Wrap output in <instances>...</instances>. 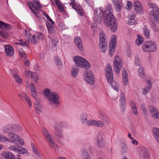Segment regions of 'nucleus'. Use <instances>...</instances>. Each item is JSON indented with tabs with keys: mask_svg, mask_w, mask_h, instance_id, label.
<instances>
[{
	"mask_svg": "<svg viewBox=\"0 0 159 159\" xmlns=\"http://www.w3.org/2000/svg\"><path fill=\"white\" fill-rule=\"evenodd\" d=\"M121 2H120L119 3H117L113 4L114 6L115 9L116 11H120L122 8V6L121 5Z\"/></svg>",
	"mask_w": 159,
	"mask_h": 159,
	"instance_id": "nucleus-39",
	"label": "nucleus"
},
{
	"mask_svg": "<svg viewBox=\"0 0 159 159\" xmlns=\"http://www.w3.org/2000/svg\"><path fill=\"white\" fill-rule=\"evenodd\" d=\"M19 43H16L17 44L20 45L22 46H26L27 45V43L25 42H23L21 39L19 40Z\"/></svg>",
	"mask_w": 159,
	"mask_h": 159,
	"instance_id": "nucleus-58",
	"label": "nucleus"
},
{
	"mask_svg": "<svg viewBox=\"0 0 159 159\" xmlns=\"http://www.w3.org/2000/svg\"><path fill=\"white\" fill-rule=\"evenodd\" d=\"M146 82L147 84V89H151L152 87V84L151 81L150 80H148L146 81Z\"/></svg>",
	"mask_w": 159,
	"mask_h": 159,
	"instance_id": "nucleus-61",
	"label": "nucleus"
},
{
	"mask_svg": "<svg viewBox=\"0 0 159 159\" xmlns=\"http://www.w3.org/2000/svg\"><path fill=\"white\" fill-rule=\"evenodd\" d=\"M42 131L43 135L48 142L50 146L54 148L55 151L58 150V146L53 141L51 134L45 128H43L42 129Z\"/></svg>",
	"mask_w": 159,
	"mask_h": 159,
	"instance_id": "nucleus-6",
	"label": "nucleus"
},
{
	"mask_svg": "<svg viewBox=\"0 0 159 159\" xmlns=\"http://www.w3.org/2000/svg\"><path fill=\"white\" fill-rule=\"evenodd\" d=\"M71 2L70 3V6L73 9L76 11L77 13L80 16H83L84 15V13L82 8L80 6H77L75 3L74 0H70Z\"/></svg>",
	"mask_w": 159,
	"mask_h": 159,
	"instance_id": "nucleus-13",
	"label": "nucleus"
},
{
	"mask_svg": "<svg viewBox=\"0 0 159 159\" xmlns=\"http://www.w3.org/2000/svg\"><path fill=\"white\" fill-rule=\"evenodd\" d=\"M31 78L33 79L34 81L35 82L37 83L38 80V75L37 73H33V75L31 76Z\"/></svg>",
	"mask_w": 159,
	"mask_h": 159,
	"instance_id": "nucleus-50",
	"label": "nucleus"
},
{
	"mask_svg": "<svg viewBox=\"0 0 159 159\" xmlns=\"http://www.w3.org/2000/svg\"><path fill=\"white\" fill-rule=\"evenodd\" d=\"M54 60L57 66L59 68H61L63 66L62 62L60 58L58 57H54Z\"/></svg>",
	"mask_w": 159,
	"mask_h": 159,
	"instance_id": "nucleus-33",
	"label": "nucleus"
},
{
	"mask_svg": "<svg viewBox=\"0 0 159 159\" xmlns=\"http://www.w3.org/2000/svg\"><path fill=\"white\" fill-rule=\"evenodd\" d=\"M122 61L121 58L118 56H115L113 61L114 70L116 74H118L121 69Z\"/></svg>",
	"mask_w": 159,
	"mask_h": 159,
	"instance_id": "nucleus-9",
	"label": "nucleus"
},
{
	"mask_svg": "<svg viewBox=\"0 0 159 159\" xmlns=\"http://www.w3.org/2000/svg\"><path fill=\"white\" fill-rule=\"evenodd\" d=\"M99 43H107L106 37L103 32H101L99 34Z\"/></svg>",
	"mask_w": 159,
	"mask_h": 159,
	"instance_id": "nucleus-34",
	"label": "nucleus"
},
{
	"mask_svg": "<svg viewBox=\"0 0 159 159\" xmlns=\"http://www.w3.org/2000/svg\"><path fill=\"white\" fill-rule=\"evenodd\" d=\"M130 105L131 107L132 111L134 115H137L138 114V111L137 106L135 103L132 100L130 101Z\"/></svg>",
	"mask_w": 159,
	"mask_h": 159,
	"instance_id": "nucleus-30",
	"label": "nucleus"
},
{
	"mask_svg": "<svg viewBox=\"0 0 159 159\" xmlns=\"http://www.w3.org/2000/svg\"><path fill=\"white\" fill-rule=\"evenodd\" d=\"M133 5L136 12L138 13H139V2L137 0H135Z\"/></svg>",
	"mask_w": 159,
	"mask_h": 159,
	"instance_id": "nucleus-37",
	"label": "nucleus"
},
{
	"mask_svg": "<svg viewBox=\"0 0 159 159\" xmlns=\"http://www.w3.org/2000/svg\"><path fill=\"white\" fill-rule=\"evenodd\" d=\"M132 7V3L130 1H127V5L126 8L128 10H130Z\"/></svg>",
	"mask_w": 159,
	"mask_h": 159,
	"instance_id": "nucleus-57",
	"label": "nucleus"
},
{
	"mask_svg": "<svg viewBox=\"0 0 159 159\" xmlns=\"http://www.w3.org/2000/svg\"><path fill=\"white\" fill-rule=\"evenodd\" d=\"M86 75L84 78L86 81L91 85H93L95 82L93 74L91 71H87Z\"/></svg>",
	"mask_w": 159,
	"mask_h": 159,
	"instance_id": "nucleus-14",
	"label": "nucleus"
},
{
	"mask_svg": "<svg viewBox=\"0 0 159 159\" xmlns=\"http://www.w3.org/2000/svg\"><path fill=\"white\" fill-rule=\"evenodd\" d=\"M26 85L27 88H30V89H36L33 83H31L30 84L29 82H27Z\"/></svg>",
	"mask_w": 159,
	"mask_h": 159,
	"instance_id": "nucleus-42",
	"label": "nucleus"
},
{
	"mask_svg": "<svg viewBox=\"0 0 159 159\" xmlns=\"http://www.w3.org/2000/svg\"><path fill=\"white\" fill-rule=\"evenodd\" d=\"M122 81L124 84L127 85L128 84V77L127 72L125 68L123 69L122 71Z\"/></svg>",
	"mask_w": 159,
	"mask_h": 159,
	"instance_id": "nucleus-20",
	"label": "nucleus"
},
{
	"mask_svg": "<svg viewBox=\"0 0 159 159\" xmlns=\"http://www.w3.org/2000/svg\"><path fill=\"white\" fill-rule=\"evenodd\" d=\"M19 53L22 57L25 58L26 57V54L25 53L24 51H23V50L22 48H20L19 50Z\"/></svg>",
	"mask_w": 159,
	"mask_h": 159,
	"instance_id": "nucleus-48",
	"label": "nucleus"
},
{
	"mask_svg": "<svg viewBox=\"0 0 159 159\" xmlns=\"http://www.w3.org/2000/svg\"><path fill=\"white\" fill-rule=\"evenodd\" d=\"M26 40H27L29 43H32L33 44H34L38 41L35 35H32L30 34H28L27 36Z\"/></svg>",
	"mask_w": 159,
	"mask_h": 159,
	"instance_id": "nucleus-23",
	"label": "nucleus"
},
{
	"mask_svg": "<svg viewBox=\"0 0 159 159\" xmlns=\"http://www.w3.org/2000/svg\"><path fill=\"white\" fill-rule=\"evenodd\" d=\"M43 93L45 97L49 101L53 103L58 105L59 94L56 92H51L50 90H44Z\"/></svg>",
	"mask_w": 159,
	"mask_h": 159,
	"instance_id": "nucleus-3",
	"label": "nucleus"
},
{
	"mask_svg": "<svg viewBox=\"0 0 159 159\" xmlns=\"http://www.w3.org/2000/svg\"><path fill=\"white\" fill-rule=\"evenodd\" d=\"M48 32L50 33H53L55 32V28L54 26V22L50 23V22L46 23Z\"/></svg>",
	"mask_w": 159,
	"mask_h": 159,
	"instance_id": "nucleus-22",
	"label": "nucleus"
},
{
	"mask_svg": "<svg viewBox=\"0 0 159 159\" xmlns=\"http://www.w3.org/2000/svg\"><path fill=\"white\" fill-rule=\"evenodd\" d=\"M115 94L120 93V102H126L125 99V95L124 94V92H123L122 90H116V91L114 93Z\"/></svg>",
	"mask_w": 159,
	"mask_h": 159,
	"instance_id": "nucleus-25",
	"label": "nucleus"
},
{
	"mask_svg": "<svg viewBox=\"0 0 159 159\" xmlns=\"http://www.w3.org/2000/svg\"><path fill=\"white\" fill-rule=\"evenodd\" d=\"M33 3L35 6L34 7V4L31 2H29L28 3V6L31 11L37 16H38L39 13L37 9H39L41 7V5L39 2L36 0L33 1Z\"/></svg>",
	"mask_w": 159,
	"mask_h": 159,
	"instance_id": "nucleus-10",
	"label": "nucleus"
},
{
	"mask_svg": "<svg viewBox=\"0 0 159 159\" xmlns=\"http://www.w3.org/2000/svg\"><path fill=\"white\" fill-rule=\"evenodd\" d=\"M138 23V22L134 19H130L129 20L128 24L130 25H133Z\"/></svg>",
	"mask_w": 159,
	"mask_h": 159,
	"instance_id": "nucleus-45",
	"label": "nucleus"
},
{
	"mask_svg": "<svg viewBox=\"0 0 159 159\" xmlns=\"http://www.w3.org/2000/svg\"><path fill=\"white\" fill-rule=\"evenodd\" d=\"M149 151L144 147H141L140 149V157L142 159H148L150 157Z\"/></svg>",
	"mask_w": 159,
	"mask_h": 159,
	"instance_id": "nucleus-12",
	"label": "nucleus"
},
{
	"mask_svg": "<svg viewBox=\"0 0 159 159\" xmlns=\"http://www.w3.org/2000/svg\"><path fill=\"white\" fill-rule=\"evenodd\" d=\"M117 41H111L109 44V47L110 48H115V47L116 45Z\"/></svg>",
	"mask_w": 159,
	"mask_h": 159,
	"instance_id": "nucleus-54",
	"label": "nucleus"
},
{
	"mask_svg": "<svg viewBox=\"0 0 159 159\" xmlns=\"http://www.w3.org/2000/svg\"><path fill=\"white\" fill-rule=\"evenodd\" d=\"M2 156L6 159H16L15 155L12 153L6 152L2 154Z\"/></svg>",
	"mask_w": 159,
	"mask_h": 159,
	"instance_id": "nucleus-27",
	"label": "nucleus"
},
{
	"mask_svg": "<svg viewBox=\"0 0 159 159\" xmlns=\"http://www.w3.org/2000/svg\"><path fill=\"white\" fill-rule=\"evenodd\" d=\"M107 43H99V47L101 51L103 53H105L107 49Z\"/></svg>",
	"mask_w": 159,
	"mask_h": 159,
	"instance_id": "nucleus-32",
	"label": "nucleus"
},
{
	"mask_svg": "<svg viewBox=\"0 0 159 159\" xmlns=\"http://www.w3.org/2000/svg\"><path fill=\"white\" fill-rule=\"evenodd\" d=\"M150 17L156 21H158L159 19V10H152L150 12Z\"/></svg>",
	"mask_w": 159,
	"mask_h": 159,
	"instance_id": "nucleus-19",
	"label": "nucleus"
},
{
	"mask_svg": "<svg viewBox=\"0 0 159 159\" xmlns=\"http://www.w3.org/2000/svg\"><path fill=\"white\" fill-rule=\"evenodd\" d=\"M31 147L32 153L34 157L37 158H41L42 157V155L38 150L36 146L34 143H32Z\"/></svg>",
	"mask_w": 159,
	"mask_h": 159,
	"instance_id": "nucleus-17",
	"label": "nucleus"
},
{
	"mask_svg": "<svg viewBox=\"0 0 159 159\" xmlns=\"http://www.w3.org/2000/svg\"><path fill=\"white\" fill-rule=\"evenodd\" d=\"M149 6L151 8L153 9V10H158V8L157 6L155 3H150L149 4Z\"/></svg>",
	"mask_w": 159,
	"mask_h": 159,
	"instance_id": "nucleus-53",
	"label": "nucleus"
},
{
	"mask_svg": "<svg viewBox=\"0 0 159 159\" xmlns=\"http://www.w3.org/2000/svg\"><path fill=\"white\" fill-rule=\"evenodd\" d=\"M12 132H17L22 129V126L16 124H11Z\"/></svg>",
	"mask_w": 159,
	"mask_h": 159,
	"instance_id": "nucleus-29",
	"label": "nucleus"
},
{
	"mask_svg": "<svg viewBox=\"0 0 159 159\" xmlns=\"http://www.w3.org/2000/svg\"><path fill=\"white\" fill-rule=\"evenodd\" d=\"M17 151L16 152L21 154H25L26 153L27 150L25 148L22 147H17Z\"/></svg>",
	"mask_w": 159,
	"mask_h": 159,
	"instance_id": "nucleus-38",
	"label": "nucleus"
},
{
	"mask_svg": "<svg viewBox=\"0 0 159 159\" xmlns=\"http://www.w3.org/2000/svg\"><path fill=\"white\" fill-rule=\"evenodd\" d=\"M14 78L18 84H21L22 82V79L20 78L18 75L16 74H14Z\"/></svg>",
	"mask_w": 159,
	"mask_h": 159,
	"instance_id": "nucleus-41",
	"label": "nucleus"
},
{
	"mask_svg": "<svg viewBox=\"0 0 159 159\" xmlns=\"http://www.w3.org/2000/svg\"><path fill=\"white\" fill-rule=\"evenodd\" d=\"M153 133L154 137L159 136V129L154 128L153 130Z\"/></svg>",
	"mask_w": 159,
	"mask_h": 159,
	"instance_id": "nucleus-46",
	"label": "nucleus"
},
{
	"mask_svg": "<svg viewBox=\"0 0 159 159\" xmlns=\"http://www.w3.org/2000/svg\"><path fill=\"white\" fill-rule=\"evenodd\" d=\"M111 85L112 88L115 89H117L119 88V85L115 81H113L111 84Z\"/></svg>",
	"mask_w": 159,
	"mask_h": 159,
	"instance_id": "nucleus-43",
	"label": "nucleus"
},
{
	"mask_svg": "<svg viewBox=\"0 0 159 159\" xmlns=\"http://www.w3.org/2000/svg\"><path fill=\"white\" fill-rule=\"evenodd\" d=\"M11 28L10 25L4 23L0 20V28L2 30L9 29Z\"/></svg>",
	"mask_w": 159,
	"mask_h": 159,
	"instance_id": "nucleus-36",
	"label": "nucleus"
},
{
	"mask_svg": "<svg viewBox=\"0 0 159 159\" xmlns=\"http://www.w3.org/2000/svg\"><path fill=\"white\" fill-rule=\"evenodd\" d=\"M56 134L57 137L60 138H62L63 137V132L62 130H57Z\"/></svg>",
	"mask_w": 159,
	"mask_h": 159,
	"instance_id": "nucleus-51",
	"label": "nucleus"
},
{
	"mask_svg": "<svg viewBox=\"0 0 159 159\" xmlns=\"http://www.w3.org/2000/svg\"><path fill=\"white\" fill-rule=\"evenodd\" d=\"M96 142L98 145L100 147H103L105 145V143L104 139V135L101 132L98 133Z\"/></svg>",
	"mask_w": 159,
	"mask_h": 159,
	"instance_id": "nucleus-16",
	"label": "nucleus"
},
{
	"mask_svg": "<svg viewBox=\"0 0 159 159\" xmlns=\"http://www.w3.org/2000/svg\"><path fill=\"white\" fill-rule=\"evenodd\" d=\"M105 74L108 82H111L113 81V71L111 66L109 64L107 66L105 69Z\"/></svg>",
	"mask_w": 159,
	"mask_h": 159,
	"instance_id": "nucleus-11",
	"label": "nucleus"
},
{
	"mask_svg": "<svg viewBox=\"0 0 159 159\" xmlns=\"http://www.w3.org/2000/svg\"><path fill=\"white\" fill-rule=\"evenodd\" d=\"M25 74L26 76L30 77H31L33 74V73L30 70L28 71L26 70L25 71Z\"/></svg>",
	"mask_w": 159,
	"mask_h": 159,
	"instance_id": "nucleus-64",
	"label": "nucleus"
},
{
	"mask_svg": "<svg viewBox=\"0 0 159 159\" xmlns=\"http://www.w3.org/2000/svg\"><path fill=\"white\" fill-rule=\"evenodd\" d=\"M157 48L156 43L152 41L145 42L141 47L142 50L146 52H154L156 50Z\"/></svg>",
	"mask_w": 159,
	"mask_h": 159,
	"instance_id": "nucleus-5",
	"label": "nucleus"
},
{
	"mask_svg": "<svg viewBox=\"0 0 159 159\" xmlns=\"http://www.w3.org/2000/svg\"><path fill=\"white\" fill-rule=\"evenodd\" d=\"M142 30L145 37L146 38H149L150 36V34L149 31L147 27L145 25L144 26Z\"/></svg>",
	"mask_w": 159,
	"mask_h": 159,
	"instance_id": "nucleus-35",
	"label": "nucleus"
},
{
	"mask_svg": "<svg viewBox=\"0 0 159 159\" xmlns=\"http://www.w3.org/2000/svg\"><path fill=\"white\" fill-rule=\"evenodd\" d=\"M120 108L122 111H124L125 107L126 106V102H120Z\"/></svg>",
	"mask_w": 159,
	"mask_h": 159,
	"instance_id": "nucleus-59",
	"label": "nucleus"
},
{
	"mask_svg": "<svg viewBox=\"0 0 159 159\" xmlns=\"http://www.w3.org/2000/svg\"><path fill=\"white\" fill-rule=\"evenodd\" d=\"M90 116V115L87 112H82L80 116V119L81 123L83 125L89 126L92 120L89 119Z\"/></svg>",
	"mask_w": 159,
	"mask_h": 159,
	"instance_id": "nucleus-8",
	"label": "nucleus"
},
{
	"mask_svg": "<svg viewBox=\"0 0 159 159\" xmlns=\"http://www.w3.org/2000/svg\"><path fill=\"white\" fill-rule=\"evenodd\" d=\"M18 95L21 100H23V99L25 98V97L27 96L23 91L19 92Z\"/></svg>",
	"mask_w": 159,
	"mask_h": 159,
	"instance_id": "nucleus-44",
	"label": "nucleus"
},
{
	"mask_svg": "<svg viewBox=\"0 0 159 159\" xmlns=\"http://www.w3.org/2000/svg\"><path fill=\"white\" fill-rule=\"evenodd\" d=\"M40 100H37L35 102V110L37 113L39 114L41 111L42 109L41 105L40 103Z\"/></svg>",
	"mask_w": 159,
	"mask_h": 159,
	"instance_id": "nucleus-24",
	"label": "nucleus"
},
{
	"mask_svg": "<svg viewBox=\"0 0 159 159\" xmlns=\"http://www.w3.org/2000/svg\"><path fill=\"white\" fill-rule=\"evenodd\" d=\"M121 148V152L123 153L127 152L128 148L127 146L126 145L124 144H122Z\"/></svg>",
	"mask_w": 159,
	"mask_h": 159,
	"instance_id": "nucleus-56",
	"label": "nucleus"
},
{
	"mask_svg": "<svg viewBox=\"0 0 159 159\" xmlns=\"http://www.w3.org/2000/svg\"><path fill=\"white\" fill-rule=\"evenodd\" d=\"M59 10L61 12H64L65 11L63 6L61 3L57 6Z\"/></svg>",
	"mask_w": 159,
	"mask_h": 159,
	"instance_id": "nucleus-62",
	"label": "nucleus"
},
{
	"mask_svg": "<svg viewBox=\"0 0 159 159\" xmlns=\"http://www.w3.org/2000/svg\"><path fill=\"white\" fill-rule=\"evenodd\" d=\"M0 35L4 38H7L9 37V34L8 33L2 31H0Z\"/></svg>",
	"mask_w": 159,
	"mask_h": 159,
	"instance_id": "nucleus-49",
	"label": "nucleus"
},
{
	"mask_svg": "<svg viewBox=\"0 0 159 159\" xmlns=\"http://www.w3.org/2000/svg\"><path fill=\"white\" fill-rule=\"evenodd\" d=\"M5 52L6 56L7 57H12L14 53V49L9 44L5 45L4 46Z\"/></svg>",
	"mask_w": 159,
	"mask_h": 159,
	"instance_id": "nucleus-15",
	"label": "nucleus"
},
{
	"mask_svg": "<svg viewBox=\"0 0 159 159\" xmlns=\"http://www.w3.org/2000/svg\"><path fill=\"white\" fill-rule=\"evenodd\" d=\"M2 131L5 133H12V127L11 124H9L6 125L4 126L2 129Z\"/></svg>",
	"mask_w": 159,
	"mask_h": 159,
	"instance_id": "nucleus-28",
	"label": "nucleus"
},
{
	"mask_svg": "<svg viewBox=\"0 0 159 159\" xmlns=\"http://www.w3.org/2000/svg\"><path fill=\"white\" fill-rule=\"evenodd\" d=\"M109 54L110 56L112 57L114 55L115 50V48H110L109 47Z\"/></svg>",
	"mask_w": 159,
	"mask_h": 159,
	"instance_id": "nucleus-55",
	"label": "nucleus"
},
{
	"mask_svg": "<svg viewBox=\"0 0 159 159\" xmlns=\"http://www.w3.org/2000/svg\"><path fill=\"white\" fill-rule=\"evenodd\" d=\"M9 141V139L4 135L0 134V142L1 143H6Z\"/></svg>",
	"mask_w": 159,
	"mask_h": 159,
	"instance_id": "nucleus-40",
	"label": "nucleus"
},
{
	"mask_svg": "<svg viewBox=\"0 0 159 159\" xmlns=\"http://www.w3.org/2000/svg\"><path fill=\"white\" fill-rule=\"evenodd\" d=\"M8 136L9 139L8 141L12 143L17 146L23 145L24 144V140L18 135L13 133H9Z\"/></svg>",
	"mask_w": 159,
	"mask_h": 159,
	"instance_id": "nucleus-7",
	"label": "nucleus"
},
{
	"mask_svg": "<svg viewBox=\"0 0 159 159\" xmlns=\"http://www.w3.org/2000/svg\"><path fill=\"white\" fill-rule=\"evenodd\" d=\"M74 42L80 51H82L83 50V47L81 40L80 38H76L75 39Z\"/></svg>",
	"mask_w": 159,
	"mask_h": 159,
	"instance_id": "nucleus-26",
	"label": "nucleus"
},
{
	"mask_svg": "<svg viewBox=\"0 0 159 159\" xmlns=\"http://www.w3.org/2000/svg\"><path fill=\"white\" fill-rule=\"evenodd\" d=\"M104 123L102 121L92 120L89 126H95L99 127H102L104 126Z\"/></svg>",
	"mask_w": 159,
	"mask_h": 159,
	"instance_id": "nucleus-21",
	"label": "nucleus"
},
{
	"mask_svg": "<svg viewBox=\"0 0 159 159\" xmlns=\"http://www.w3.org/2000/svg\"><path fill=\"white\" fill-rule=\"evenodd\" d=\"M73 60L75 64L81 68L86 69L90 68V63L82 57L79 56L75 57Z\"/></svg>",
	"mask_w": 159,
	"mask_h": 159,
	"instance_id": "nucleus-4",
	"label": "nucleus"
},
{
	"mask_svg": "<svg viewBox=\"0 0 159 159\" xmlns=\"http://www.w3.org/2000/svg\"><path fill=\"white\" fill-rule=\"evenodd\" d=\"M100 8L103 9V15H106L104 19V25L109 27L112 32H116L117 30V23L115 17L112 14L113 9L112 5L110 4H108L104 12L103 8L101 7Z\"/></svg>",
	"mask_w": 159,
	"mask_h": 159,
	"instance_id": "nucleus-1",
	"label": "nucleus"
},
{
	"mask_svg": "<svg viewBox=\"0 0 159 159\" xmlns=\"http://www.w3.org/2000/svg\"><path fill=\"white\" fill-rule=\"evenodd\" d=\"M35 36L38 41L42 39L43 38V35L42 33H39Z\"/></svg>",
	"mask_w": 159,
	"mask_h": 159,
	"instance_id": "nucleus-60",
	"label": "nucleus"
},
{
	"mask_svg": "<svg viewBox=\"0 0 159 159\" xmlns=\"http://www.w3.org/2000/svg\"><path fill=\"white\" fill-rule=\"evenodd\" d=\"M17 147L15 145H11L9 147V148L10 150L14 151L16 152L17 151Z\"/></svg>",
	"mask_w": 159,
	"mask_h": 159,
	"instance_id": "nucleus-52",
	"label": "nucleus"
},
{
	"mask_svg": "<svg viewBox=\"0 0 159 159\" xmlns=\"http://www.w3.org/2000/svg\"><path fill=\"white\" fill-rule=\"evenodd\" d=\"M149 109L150 114L153 118L155 119L159 118V114L157 109L154 106H149Z\"/></svg>",
	"mask_w": 159,
	"mask_h": 159,
	"instance_id": "nucleus-18",
	"label": "nucleus"
},
{
	"mask_svg": "<svg viewBox=\"0 0 159 159\" xmlns=\"http://www.w3.org/2000/svg\"><path fill=\"white\" fill-rule=\"evenodd\" d=\"M31 94L33 97L34 99L37 98L38 95L35 90H33L31 91Z\"/></svg>",
	"mask_w": 159,
	"mask_h": 159,
	"instance_id": "nucleus-63",
	"label": "nucleus"
},
{
	"mask_svg": "<svg viewBox=\"0 0 159 159\" xmlns=\"http://www.w3.org/2000/svg\"><path fill=\"white\" fill-rule=\"evenodd\" d=\"M27 102V103L30 107H32V103L31 102V100L28 96L25 97L24 98Z\"/></svg>",
	"mask_w": 159,
	"mask_h": 159,
	"instance_id": "nucleus-47",
	"label": "nucleus"
},
{
	"mask_svg": "<svg viewBox=\"0 0 159 159\" xmlns=\"http://www.w3.org/2000/svg\"><path fill=\"white\" fill-rule=\"evenodd\" d=\"M79 71V69L77 66L73 67L71 70V73L73 78H76Z\"/></svg>",
	"mask_w": 159,
	"mask_h": 159,
	"instance_id": "nucleus-31",
	"label": "nucleus"
},
{
	"mask_svg": "<svg viewBox=\"0 0 159 159\" xmlns=\"http://www.w3.org/2000/svg\"><path fill=\"white\" fill-rule=\"evenodd\" d=\"M103 9H96L94 11V16L93 17V23L92 25L91 29L94 32L96 30L98 24L101 23L103 16Z\"/></svg>",
	"mask_w": 159,
	"mask_h": 159,
	"instance_id": "nucleus-2",
	"label": "nucleus"
}]
</instances>
